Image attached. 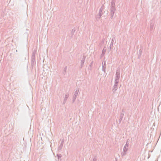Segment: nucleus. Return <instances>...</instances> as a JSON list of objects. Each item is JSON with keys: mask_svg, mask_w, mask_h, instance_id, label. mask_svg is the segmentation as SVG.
Wrapping results in <instances>:
<instances>
[{"mask_svg": "<svg viewBox=\"0 0 161 161\" xmlns=\"http://www.w3.org/2000/svg\"><path fill=\"white\" fill-rule=\"evenodd\" d=\"M115 2L116 0H112L111 2L110 10V18L111 19H113L116 10Z\"/></svg>", "mask_w": 161, "mask_h": 161, "instance_id": "nucleus-1", "label": "nucleus"}, {"mask_svg": "<svg viewBox=\"0 0 161 161\" xmlns=\"http://www.w3.org/2000/svg\"><path fill=\"white\" fill-rule=\"evenodd\" d=\"M37 52V50L35 49L32 52V56L31 57V60H35L36 59V54Z\"/></svg>", "mask_w": 161, "mask_h": 161, "instance_id": "nucleus-2", "label": "nucleus"}, {"mask_svg": "<svg viewBox=\"0 0 161 161\" xmlns=\"http://www.w3.org/2000/svg\"><path fill=\"white\" fill-rule=\"evenodd\" d=\"M142 51H143L142 47H140V49L139 51V53L138 54V59L140 58L141 57V56L142 55Z\"/></svg>", "mask_w": 161, "mask_h": 161, "instance_id": "nucleus-3", "label": "nucleus"}, {"mask_svg": "<svg viewBox=\"0 0 161 161\" xmlns=\"http://www.w3.org/2000/svg\"><path fill=\"white\" fill-rule=\"evenodd\" d=\"M75 31V28H73L71 32V33L69 34V36L70 38H72L73 36L74 35V33Z\"/></svg>", "mask_w": 161, "mask_h": 161, "instance_id": "nucleus-4", "label": "nucleus"}, {"mask_svg": "<svg viewBox=\"0 0 161 161\" xmlns=\"http://www.w3.org/2000/svg\"><path fill=\"white\" fill-rule=\"evenodd\" d=\"M113 43H114L113 39H112L111 43L110 44L109 47H108V50H111L112 47L113 46Z\"/></svg>", "mask_w": 161, "mask_h": 161, "instance_id": "nucleus-5", "label": "nucleus"}, {"mask_svg": "<svg viewBox=\"0 0 161 161\" xmlns=\"http://www.w3.org/2000/svg\"><path fill=\"white\" fill-rule=\"evenodd\" d=\"M86 59L85 56L81 55L80 57V60H85Z\"/></svg>", "mask_w": 161, "mask_h": 161, "instance_id": "nucleus-6", "label": "nucleus"}, {"mask_svg": "<svg viewBox=\"0 0 161 161\" xmlns=\"http://www.w3.org/2000/svg\"><path fill=\"white\" fill-rule=\"evenodd\" d=\"M106 51V47L105 46L103 47V49L102 50V53H103V54L105 53Z\"/></svg>", "mask_w": 161, "mask_h": 161, "instance_id": "nucleus-7", "label": "nucleus"}, {"mask_svg": "<svg viewBox=\"0 0 161 161\" xmlns=\"http://www.w3.org/2000/svg\"><path fill=\"white\" fill-rule=\"evenodd\" d=\"M103 9H104V5H103L101 7L99 10L100 11V12H102Z\"/></svg>", "mask_w": 161, "mask_h": 161, "instance_id": "nucleus-8", "label": "nucleus"}, {"mask_svg": "<svg viewBox=\"0 0 161 161\" xmlns=\"http://www.w3.org/2000/svg\"><path fill=\"white\" fill-rule=\"evenodd\" d=\"M101 16H102V15H99V14H98L97 15H96V19H99L100 18V17H101Z\"/></svg>", "mask_w": 161, "mask_h": 161, "instance_id": "nucleus-9", "label": "nucleus"}, {"mask_svg": "<svg viewBox=\"0 0 161 161\" xmlns=\"http://www.w3.org/2000/svg\"><path fill=\"white\" fill-rule=\"evenodd\" d=\"M104 40H105V39L104 38L102 40L101 42L99 44L101 46V45L102 44H103L104 42Z\"/></svg>", "mask_w": 161, "mask_h": 161, "instance_id": "nucleus-10", "label": "nucleus"}, {"mask_svg": "<svg viewBox=\"0 0 161 161\" xmlns=\"http://www.w3.org/2000/svg\"><path fill=\"white\" fill-rule=\"evenodd\" d=\"M98 14H99V15H102L103 14L102 12H100V11L99 10Z\"/></svg>", "mask_w": 161, "mask_h": 161, "instance_id": "nucleus-11", "label": "nucleus"}, {"mask_svg": "<svg viewBox=\"0 0 161 161\" xmlns=\"http://www.w3.org/2000/svg\"><path fill=\"white\" fill-rule=\"evenodd\" d=\"M105 54H103V53H102L101 54V58L102 57H103L104 55Z\"/></svg>", "mask_w": 161, "mask_h": 161, "instance_id": "nucleus-12", "label": "nucleus"}, {"mask_svg": "<svg viewBox=\"0 0 161 161\" xmlns=\"http://www.w3.org/2000/svg\"><path fill=\"white\" fill-rule=\"evenodd\" d=\"M150 28L151 29H153V26L152 25H151Z\"/></svg>", "mask_w": 161, "mask_h": 161, "instance_id": "nucleus-13", "label": "nucleus"}]
</instances>
